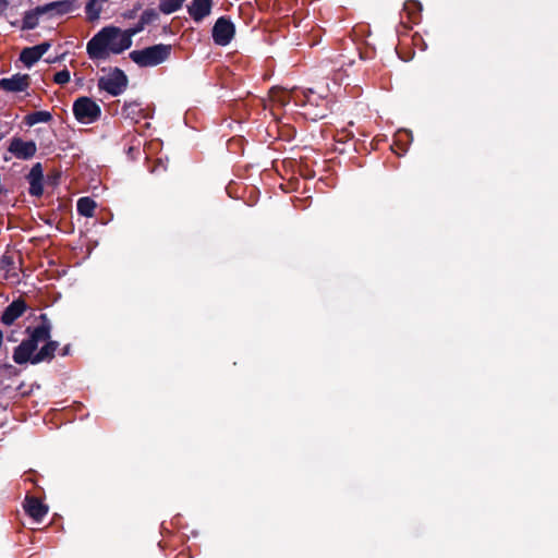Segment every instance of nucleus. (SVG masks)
<instances>
[{"label": "nucleus", "instance_id": "1", "mask_svg": "<svg viewBox=\"0 0 558 558\" xmlns=\"http://www.w3.org/2000/svg\"><path fill=\"white\" fill-rule=\"evenodd\" d=\"M38 319L37 326H28L25 329L28 337L13 350V361L19 365L49 363L54 359L56 351L59 349V342L51 340L52 324L47 314L41 313Z\"/></svg>", "mask_w": 558, "mask_h": 558}, {"label": "nucleus", "instance_id": "2", "mask_svg": "<svg viewBox=\"0 0 558 558\" xmlns=\"http://www.w3.org/2000/svg\"><path fill=\"white\" fill-rule=\"evenodd\" d=\"M121 29L116 26H107L100 29L87 43V54L92 60H106L112 52V47L118 45V37Z\"/></svg>", "mask_w": 558, "mask_h": 558}, {"label": "nucleus", "instance_id": "3", "mask_svg": "<svg viewBox=\"0 0 558 558\" xmlns=\"http://www.w3.org/2000/svg\"><path fill=\"white\" fill-rule=\"evenodd\" d=\"M172 46L157 44L141 50L130 52V59L141 68L156 66L169 59Z\"/></svg>", "mask_w": 558, "mask_h": 558}, {"label": "nucleus", "instance_id": "4", "mask_svg": "<svg viewBox=\"0 0 558 558\" xmlns=\"http://www.w3.org/2000/svg\"><path fill=\"white\" fill-rule=\"evenodd\" d=\"M75 119L85 124L97 121L101 116L99 105L89 97H80L73 104Z\"/></svg>", "mask_w": 558, "mask_h": 558}, {"label": "nucleus", "instance_id": "5", "mask_svg": "<svg viewBox=\"0 0 558 558\" xmlns=\"http://www.w3.org/2000/svg\"><path fill=\"white\" fill-rule=\"evenodd\" d=\"M128 84V76L119 68L112 69L107 76H101L98 80V88L107 92L111 96L121 95L126 89Z\"/></svg>", "mask_w": 558, "mask_h": 558}, {"label": "nucleus", "instance_id": "6", "mask_svg": "<svg viewBox=\"0 0 558 558\" xmlns=\"http://www.w3.org/2000/svg\"><path fill=\"white\" fill-rule=\"evenodd\" d=\"M235 34V26L227 16L217 19L213 26L211 36L216 45L225 47L228 46L233 39Z\"/></svg>", "mask_w": 558, "mask_h": 558}, {"label": "nucleus", "instance_id": "7", "mask_svg": "<svg viewBox=\"0 0 558 558\" xmlns=\"http://www.w3.org/2000/svg\"><path fill=\"white\" fill-rule=\"evenodd\" d=\"M9 151L17 159L28 160L35 156L37 146L34 141L25 142L21 137H13L9 145Z\"/></svg>", "mask_w": 558, "mask_h": 558}, {"label": "nucleus", "instance_id": "8", "mask_svg": "<svg viewBox=\"0 0 558 558\" xmlns=\"http://www.w3.org/2000/svg\"><path fill=\"white\" fill-rule=\"evenodd\" d=\"M31 86V76L28 74L16 73L11 77L0 80V89L8 93H21Z\"/></svg>", "mask_w": 558, "mask_h": 558}, {"label": "nucleus", "instance_id": "9", "mask_svg": "<svg viewBox=\"0 0 558 558\" xmlns=\"http://www.w3.org/2000/svg\"><path fill=\"white\" fill-rule=\"evenodd\" d=\"M29 183L28 193L31 196L40 197L44 194V169L40 162L33 165L26 175Z\"/></svg>", "mask_w": 558, "mask_h": 558}, {"label": "nucleus", "instance_id": "10", "mask_svg": "<svg viewBox=\"0 0 558 558\" xmlns=\"http://www.w3.org/2000/svg\"><path fill=\"white\" fill-rule=\"evenodd\" d=\"M23 508L27 515H29L36 522H41L49 510L48 506L45 505L40 499L28 495L24 499Z\"/></svg>", "mask_w": 558, "mask_h": 558}, {"label": "nucleus", "instance_id": "11", "mask_svg": "<svg viewBox=\"0 0 558 558\" xmlns=\"http://www.w3.org/2000/svg\"><path fill=\"white\" fill-rule=\"evenodd\" d=\"M51 47L49 41H44L33 47L24 48L20 53V60L27 66L31 68L35 64Z\"/></svg>", "mask_w": 558, "mask_h": 558}, {"label": "nucleus", "instance_id": "12", "mask_svg": "<svg viewBox=\"0 0 558 558\" xmlns=\"http://www.w3.org/2000/svg\"><path fill=\"white\" fill-rule=\"evenodd\" d=\"M27 310V304L23 299L14 300L10 303L1 315V323L5 326H11L20 318Z\"/></svg>", "mask_w": 558, "mask_h": 558}, {"label": "nucleus", "instance_id": "13", "mask_svg": "<svg viewBox=\"0 0 558 558\" xmlns=\"http://www.w3.org/2000/svg\"><path fill=\"white\" fill-rule=\"evenodd\" d=\"M211 8L213 0H192L187 12L196 23H199L210 14Z\"/></svg>", "mask_w": 558, "mask_h": 558}, {"label": "nucleus", "instance_id": "14", "mask_svg": "<svg viewBox=\"0 0 558 558\" xmlns=\"http://www.w3.org/2000/svg\"><path fill=\"white\" fill-rule=\"evenodd\" d=\"M76 8L75 0H60L43 5L41 11H46L47 13L54 11L57 14L63 15L73 12Z\"/></svg>", "mask_w": 558, "mask_h": 558}, {"label": "nucleus", "instance_id": "15", "mask_svg": "<svg viewBox=\"0 0 558 558\" xmlns=\"http://www.w3.org/2000/svg\"><path fill=\"white\" fill-rule=\"evenodd\" d=\"M144 110L142 108V104L138 101H130L125 102L122 107L121 114L125 119H130L133 122L137 123L142 118H145Z\"/></svg>", "mask_w": 558, "mask_h": 558}, {"label": "nucleus", "instance_id": "16", "mask_svg": "<svg viewBox=\"0 0 558 558\" xmlns=\"http://www.w3.org/2000/svg\"><path fill=\"white\" fill-rule=\"evenodd\" d=\"M97 203L88 196H84L77 199L76 210L80 216L92 218L95 215Z\"/></svg>", "mask_w": 558, "mask_h": 558}, {"label": "nucleus", "instance_id": "17", "mask_svg": "<svg viewBox=\"0 0 558 558\" xmlns=\"http://www.w3.org/2000/svg\"><path fill=\"white\" fill-rule=\"evenodd\" d=\"M43 5L36 7L33 10L26 11L23 16L22 29H34L38 25L39 16L46 14V11H41Z\"/></svg>", "mask_w": 558, "mask_h": 558}, {"label": "nucleus", "instance_id": "18", "mask_svg": "<svg viewBox=\"0 0 558 558\" xmlns=\"http://www.w3.org/2000/svg\"><path fill=\"white\" fill-rule=\"evenodd\" d=\"M52 120V114L49 111H34L25 116L24 123L28 126H33L37 123H48Z\"/></svg>", "mask_w": 558, "mask_h": 558}, {"label": "nucleus", "instance_id": "19", "mask_svg": "<svg viewBox=\"0 0 558 558\" xmlns=\"http://www.w3.org/2000/svg\"><path fill=\"white\" fill-rule=\"evenodd\" d=\"M403 10L408 13L411 23L417 24L421 19V3L414 0L407 1Z\"/></svg>", "mask_w": 558, "mask_h": 558}, {"label": "nucleus", "instance_id": "20", "mask_svg": "<svg viewBox=\"0 0 558 558\" xmlns=\"http://www.w3.org/2000/svg\"><path fill=\"white\" fill-rule=\"evenodd\" d=\"M132 35L125 29L118 37V45L112 47V53L119 54L132 46Z\"/></svg>", "mask_w": 558, "mask_h": 558}, {"label": "nucleus", "instance_id": "21", "mask_svg": "<svg viewBox=\"0 0 558 558\" xmlns=\"http://www.w3.org/2000/svg\"><path fill=\"white\" fill-rule=\"evenodd\" d=\"M185 0H160L159 10L163 14H171L182 8Z\"/></svg>", "mask_w": 558, "mask_h": 558}, {"label": "nucleus", "instance_id": "22", "mask_svg": "<svg viewBox=\"0 0 558 558\" xmlns=\"http://www.w3.org/2000/svg\"><path fill=\"white\" fill-rule=\"evenodd\" d=\"M87 19L93 22L99 19L101 12V5L99 0H89L85 7Z\"/></svg>", "mask_w": 558, "mask_h": 558}, {"label": "nucleus", "instance_id": "23", "mask_svg": "<svg viewBox=\"0 0 558 558\" xmlns=\"http://www.w3.org/2000/svg\"><path fill=\"white\" fill-rule=\"evenodd\" d=\"M159 15L157 13V11L155 9H146L140 20L145 24V25H148L153 22H155L156 20H158Z\"/></svg>", "mask_w": 558, "mask_h": 558}, {"label": "nucleus", "instance_id": "24", "mask_svg": "<svg viewBox=\"0 0 558 558\" xmlns=\"http://www.w3.org/2000/svg\"><path fill=\"white\" fill-rule=\"evenodd\" d=\"M70 77H71L70 71L64 69V70L57 72L53 75V82L59 85H64L70 82Z\"/></svg>", "mask_w": 558, "mask_h": 558}, {"label": "nucleus", "instance_id": "25", "mask_svg": "<svg viewBox=\"0 0 558 558\" xmlns=\"http://www.w3.org/2000/svg\"><path fill=\"white\" fill-rule=\"evenodd\" d=\"M353 138V133L348 131L347 129H342L338 131L335 135V141L337 144H345L348 141Z\"/></svg>", "mask_w": 558, "mask_h": 558}, {"label": "nucleus", "instance_id": "26", "mask_svg": "<svg viewBox=\"0 0 558 558\" xmlns=\"http://www.w3.org/2000/svg\"><path fill=\"white\" fill-rule=\"evenodd\" d=\"M61 178V173L58 170H53L52 172L47 174L46 182L48 185L56 186L59 183Z\"/></svg>", "mask_w": 558, "mask_h": 558}, {"label": "nucleus", "instance_id": "27", "mask_svg": "<svg viewBox=\"0 0 558 558\" xmlns=\"http://www.w3.org/2000/svg\"><path fill=\"white\" fill-rule=\"evenodd\" d=\"M145 24L140 20L137 24H135L133 27L126 29L132 36L141 33L145 28Z\"/></svg>", "mask_w": 558, "mask_h": 558}, {"label": "nucleus", "instance_id": "28", "mask_svg": "<svg viewBox=\"0 0 558 558\" xmlns=\"http://www.w3.org/2000/svg\"><path fill=\"white\" fill-rule=\"evenodd\" d=\"M70 353H71V344H65V345L60 350V355H61V356L70 355Z\"/></svg>", "mask_w": 558, "mask_h": 558}, {"label": "nucleus", "instance_id": "29", "mask_svg": "<svg viewBox=\"0 0 558 558\" xmlns=\"http://www.w3.org/2000/svg\"><path fill=\"white\" fill-rule=\"evenodd\" d=\"M2 262L7 266H12L14 264L13 258L11 256H5V255L2 257Z\"/></svg>", "mask_w": 558, "mask_h": 558}, {"label": "nucleus", "instance_id": "30", "mask_svg": "<svg viewBox=\"0 0 558 558\" xmlns=\"http://www.w3.org/2000/svg\"><path fill=\"white\" fill-rule=\"evenodd\" d=\"M123 15H124V17H126V19H133V17H135V15H136V9H133V10H131V11L125 12Z\"/></svg>", "mask_w": 558, "mask_h": 558}, {"label": "nucleus", "instance_id": "31", "mask_svg": "<svg viewBox=\"0 0 558 558\" xmlns=\"http://www.w3.org/2000/svg\"><path fill=\"white\" fill-rule=\"evenodd\" d=\"M4 368L8 369L10 372V374H17V369L14 366H12L11 364H5Z\"/></svg>", "mask_w": 558, "mask_h": 558}, {"label": "nucleus", "instance_id": "32", "mask_svg": "<svg viewBox=\"0 0 558 558\" xmlns=\"http://www.w3.org/2000/svg\"><path fill=\"white\" fill-rule=\"evenodd\" d=\"M8 1L7 0H0V14L7 9Z\"/></svg>", "mask_w": 558, "mask_h": 558}, {"label": "nucleus", "instance_id": "33", "mask_svg": "<svg viewBox=\"0 0 558 558\" xmlns=\"http://www.w3.org/2000/svg\"><path fill=\"white\" fill-rule=\"evenodd\" d=\"M142 8V4L138 3L137 5L134 7V9H136V12Z\"/></svg>", "mask_w": 558, "mask_h": 558}, {"label": "nucleus", "instance_id": "34", "mask_svg": "<svg viewBox=\"0 0 558 558\" xmlns=\"http://www.w3.org/2000/svg\"><path fill=\"white\" fill-rule=\"evenodd\" d=\"M336 149L339 150L340 153L344 151V148L336 147Z\"/></svg>", "mask_w": 558, "mask_h": 558}]
</instances>
